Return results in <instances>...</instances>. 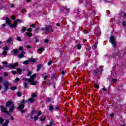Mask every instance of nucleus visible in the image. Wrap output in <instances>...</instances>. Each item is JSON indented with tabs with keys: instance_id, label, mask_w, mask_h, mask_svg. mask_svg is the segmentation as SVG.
<instances>
[{
	"instance_id": "nucleus-49",
	"label": "nucleus",
	"mask_w": 126,
	"mask_h": 126,
	"mask_svg": "<svg viewBox=\"0 0 126 126\" xmlns=\"http://www.w3.org/2000/svg\"><path fill=\"white\" fill-rule=\"evenodd\" d=\"M36 97H37V94H32V98H36Z\"/></svg>"
},
{
	"instance_id": "nucleus-36",
	"label": "nucleus",
	"mask_w": 126,
	"mask_h": 126,
	"mask_svg": "<svg viewBox=\"0 0 126 126\" xmlns=\"http://www.w3.org/2000/svg\"><path fill=\"white\" fill-rule=\"evenodd\" d=\"M17 95L18 97H21V96H22V94H21V93L20 91H18L17 93Z\"/></svg>"
},
{
	"instance_id": "nucleus-55",
	"label": "nucleus",
	"mask_w": 126,
	"mask_h": 126,
	"mask_svg": "<svg viewBox=\"0 0 126 126\" xmlns=\"http://www.w3.org/2000/svg\"><path fill=\"white\" fill-rule=\"evenodd\" d=\"M17 40L20 42H21L22 41V39H21V37H17Z\"/></svg>"
},
{
	"instance_id": "nucleus-50",
	"label": "nucleus",
	"mask_w": 126,
	"mask_h": 126,
	"mask_svg": "<svg viewBox=\"0 0 126 126\" xmlns=\"http://www.w3.org/2000/svg\"><path fill=\"white\" fill-rule=\"evenodd\" d=\"M103 1H104L105 2H106V3H109L110 2H111V1L110 0H102Z\"/></svg>"
},
{
	"instance_id": "nucleus-34",
	"label": "nucleus",
	"mask_w": 126,
	"mask_h": 126,
	"mask_svg": "<svg viewBox=\"0 0 126 126\" xmlns=\"http://www.w3.org/2000/svg\"><path fill=\"white\" fill-rule=\"evenodd\" d=\"M9 67L10 68H12V69H14V66L13 64H11V63L9 64Z\"/></svg>"
},
{
	"instance_id": "nucleus-23",
	"label": "nucleus",
	"mask_w": 126,
	"mask_h": 126,
	"mask_svg": "<svg viewBox=\"0 0 126 126\" xmlns=\"http://www.w3.org/2000/svg\"><path fill=\"white\" fill-rule=\"evenodd\" d=\"M27 36L30 38L33 36V33L32 32H27Z\"/></svg>"
},
{
	"instance_id": "nucleus-17",
	"label": "nucleus",
	"mask_w": 126,
	"mask_h": 126,
	"mask_svg": "<svg viewBox=\"0 0 126 126\" xmlns=\"http://www.w3.org/2000/svg\"><path fill=\"white\" fill-rule=\"evenodd\" d=\"M8 124H9V120H6V122H5L3 124H2V126H7Z\"/></svg>"
},
{
	"instance_id": "nucleus-11",
	"label": "nucleus",
	"mask_w": 126,
	"mask_h": 126,
	"mask_svg": "<svg viewBox=\"0 0 126 126\" xmlns=\"http://www.w3.org/2000/svg\"><path fill=\"white\" fill-rule=\"evenodd\" d=\"M34 80H31L29 82L31 83V85H37L38 84V81H34Z\"/></svg>"
},
{
	"instance_id": "nucleus-9",
	"label": "nucleus",
	"mask_w": 126,
	"mask_h": 126,
	"mask_svg": "<svg viewBox=\"0 0 126 126\" xmlns=\"http://www.w3.org/2000/svg\"><path fill=\"white\" fill-rule=\"evenodd\" d=\"M24 56H25V51H21V54H19L18 56V57L20 58V59H22L24 57Z\"/></svg>"
},
{
	"instance_id": "nucleus-42",
	"label": "nucleus",
	"mask_w": 126,
	"mask_h": 126,
	"mask_svg": "<svg viewBox=\"0 0 126 126\" xmlns=\"http://www.w3.org/2000/svg\"><path fill=\"white\" fill-rule=\"evenodd\" d=\"M3 50H4V51H8V50H9V48L7 46H5V48L3 47Z\"/></svg>"
},
{
	"instance_id": "nucleus-12",
	"label": "nucleus",
	"mask_w": 126,
	"mask_h": 126,
	"mask_svg": "<svg viewBox=\"0 0 126 126\" xmlns=\"http://www.w3.org/2000/svg\"><path fill=\"white\" fill-rule=\"evenodd\" d=\"M25 107V105L24 104H21L18 107V110H23Z\"/></svg>"
},
{
	"instance_id": "nucleus-14",
	"label": "nucleus",
	"mask_w": 126,
	"mask_h": 126,
	"mask_svg": "<svg viewBox=\"0 0 126 126\" xmlns=\"http://www.w3.org/2000/svg\"><path fill=\"white\" fill-rule=\"evenodd\" d=\"M15 108V106H14V104L12 105L11 107L9 109V112L10 113H12V112H13V110H14Z\"/></svg>"
},
{
	"instance_id": "nucleus-48",
	"label": "nucleus",
	"mask_w": 126,
	"mask_h": 126,
	"mask_svg": "<svg viewBox=\"0 0 126 126\" xmlns=\"http://www.w3.org/2000/svg\"><path fill=\"white\" fill-rule=\"evenodd\" d=\"M122 25L124 27H126V21H123L122 22Z\"/></svg>"
},
{
	"instance_id": "nucleus-51",
	"label": "nucleus",
	"mask_w": 126,
	"mask_h": 126,
	"mask_svg": "<svg viewBox=\"0 0 126 126\" xmlns=\"http://www.w3.org/2000/svg\"><path fill=\"white\" fill-rule=\"evenodd\" d=\"M38 119H39V117L38 116H34L35 122H36Z\"/></svg>"
},
{
	"instance_id": "nucleus-43",
	"label": "nucleus",
	"mask_w": 126,
	"mask_h": 126,
	"mask_svg": "<svg viewBox=\"0 0 126 126\" xmlns=\"http://www.w3.org/2000/svg\"><path fill=\"white\" fill-rule=\"evenodd\" d=\"M27 31H28V32H29V33H31V32H32V28H30L27 29Z\"/></svg>"
},
{
	"instance_id": "nucleus-26",
	"label": "nucleus",
	"mask_w": 126,
	"mask_h": 126,
	"mask_svg": "<svg viewBox=\"0 0 126 126\" xmlns=\"http://www.w3.org/2000/svg\"><path fill=\"white\" fill-rule=\"evenodd\" d=\"M44 47H41L40 48H39L37 51H39V52H40L41 53H43V52H44Z\"/></svg>"
},
{
	"instance_id": "nucleus-2",
	"label": "nucleus",
	"mask_w": 126,
	"mask_h": 126,
	"mask_svg": "<svg viewBox=\"0 0 126 126\" xmlns=\"http://www.w3.org/2000/svg\"><path fill=\"white\" fill-rule=\"evenodd\" d=\"M103 73V68H96L94 69L92 72L93 75L95 76V77H98L99 75H101Z\"/></svg>"
},
{
	"instance_id": "nucleus-44",
	"label": "nucleus",
	"mask_w": 126,
	"mask_h": 126,
	"mask_svg": "<svg viewBox=\"0 0 126 126\" xmlns=\"http://www.w3.org/2000/svg\"><path fill=\"white\" fill-rule=\"evenodd\" d=\"M31 74H32V71H29L28 73L27 76H31Z\"/></svg>"
},
{
	"instance_id": "nucleus-33",
	"label": "nucleus",
	"mask_w": 126,
	"mask_h": 126,
	"mask_svg": "<svg viewBox=\"0 0 126 126\" xmlns=\"http://www.w3.org/2000/svg\"><path fill=\"white\" fill-rule=\"evenodd\" d=\"M11 42H12V38H8L7 41V43L8 44H10L11 43Z\"/></svg>"
},
{
	"instance_id": "nucleus-25",
	"label": "nucleus",
	"mask_w": 126,
	"mask_h": 126,
	"mask_svg": "<svg viewBox=\"0 0 126 126\" xmlns=\"http://www.w3.org/2000/svg\"><path fill=\"white\" fill-rule=\"evenodd\" d=\"M97 49V43H94L92 46L93 50H96Z\"/></svg>"
},
{
	"instance_id": "nucleus-56",
	"label": "nucleus",
	"mask_w": 126,
	"mask_h": 126,
	"mask_svg": "<svg viewBox=\"0 0 126 126\" xmlns=\"http://www.w3.org/2000/svg\"><path fill=\"white\" fill-rule=\"evenodd\" d=\"M19 80H20V79L19 78H16L15 79V82H18V81H19Z\"/></svg>"
},
{
	"instance_id": "nucleus-38",
	"label": "nucleus",
	"mask_w": 126,
	"mask_h": 126,
	"mask_svg": "<svg viewBox=\"0 0 126 126\" xmlns=\"http://www.w3.org/2000/svg\"><path fill=\"white\" fill-rule=\"evenodd\" d=\"M2 64H5L6 68H7V67H8V65H7V62H2Z\"/></svg>"
},
{
	"instance_id": "nucleus-59",
	"label": "nucleus",
	"mask_w": 126,
	"mask_h": 126,
	"mask_svg": "<svg viewBox=\"0 0 126 126\" xmlns=\"http://www.w3.org/2000/svg\"><path fill=\"white\" fill-rule=\"evenodd\" d=\"M19 50L21 51V52H23L22 51H23V47L21 46L19 48Z\"/></svg>"
},
{
	"instance_id": "nucleus-16",
	"label": "nucleus",
	"mask_w": 126,
	"mask_h": 126,
	"mask_svg": "<svg viewBox=\"0 0 126 126\" xmlns=\"http://www.w3.org/2000/svg\"><path fill=\"white\" fill-rule=\"evenodd\" d=\"M36 77L37 74L36 73L32 74V76H31V80H34Z\"/></svg>"
},
{
	"instance_id": "nucleus-41",
	"label": "nucleus",
	"mask_w": 126,
	"mask_h": 126,
	"mask_svg": "<svg viewBox=\"0 0 126 126\" xmlns=\"http://www.w3.org/2000/svg\"><path fill=\"white\" fill-rule=\"evenodd\" d=\"M94 86L95 88H97V89H100V86H98V85L97 84H94Z\"/></svg>"
},
{
	"instance_id": "nucleus-3",
	"label": "nucleus",
	"mask_w": 126,
	"mask_h": 126,
	"mask_svg": "<svg viewBox=\"0 0 126 126\" xmlns=\"http://www.w3.org/2000/svg\"><path fill=\"white\" fill-rule=\"evenodd\" d=\"M109 42L111 43L112 47L116 50L117 49V43H116V38H115V36H111L110 37V39L109 40Z\"/></svg>"
},
{
	"instance_id": "nucleus-8",
	"label": "nucleus",
	"mask_w": 126,
	"mask_h": 126,
	"mask_svg": "<svg viewBox=\"0 0 126 126\" xmlns=\"http://www.w3.org/2000/svg\"><path fill=\"white\" fill-rule=\"evenodd\" d=\"M12 104H13V101H10V100H8L6 102L5 107H6V108H8V107H10V106L12 105Z\"/></svg>"
},
{
	"instance_id": "nucleus-28",
	"label": "nucleus",
	"mask_w": 126,
	"mask_h": 126,
	"mask_svg": "<svg viewBox=\"0 0 126 126\" xmlns=\"http://www.w3.org/2000/svg\"><path fill=\"white\" fill-rule=\"evenodd\" d=\"M17 72H18V73H21L22 72V69L20 68H18L17 69Z\"/></svg>"
},
{
	"instance_id": "nucleus-5",
	"label": "nucleus",
	"mask_w": 126,
	"mask_h": 126,
	"mask_svg": "<svg viewBox=\"0 0 126 126\" xmlns=\"http://www.w3.org/2000/svg\"><path fill=\"white\" fill-rule=\"evenodd\" d=\"M80 3H83V4H85L86 5V6H88L90 5V4H89V2L87 1V0H79Z\"/></svg>"
},
{
	"instance_id": "nucleus-18",
	"label": "nucleus",
	"mask_w": 126,
	"mask_h": 126,
	"mask_svg": "<svg viewBox=\"0 0 126 126\" xmlns=\"http://www.w3.org/2000/svg\"><path fill=\"white\" fill-rule=\"evenodd\" d=\"M34 114H37V111L35 109H33L30 114V117H32Z\"/></svg>"
},
{
	"instance_id": "nucleus-4",
	"label": "nucleus",
	"mask_w": 126,
	"mask_h": 126,
	"mask_svg": "<svg viewBox=\"0 0 126 126\" xmlns=\"http://www.w3.org/2000/svg\"><path fill=\"white\" fill-rule=\"evenodd\" d=\"M9 85H10V84L7 82H5L3 83L4 92H7L8 90H9Z\"/></svg>"
},
{
	"instance_id": "nucleus-35",
	"label": "nucleus",
	"mask_w": 126,
	"mask_h": 126,
	"mask_svg": "<svg viewBox=\"0 0 126 126\" xmlns=\"http://www.w3.org/2000/svg\"><path fill=\"white\" fill-rule=\"evenodd\" d=\"M41 67H42V65L39 64L37 67V71H39L40 69H41Z\"/></svg>"
},
{
	"instance_id": "nucleus-20",
	"label": "nucleus",
	"mask_w": 126,
	"mask_h": 126,
	"mask_svg": "<svg viewBox=\"0 0 126 126\" xmlns=\"http://www.w3.org/2000/svg\"><path fill=\"white\" fill-rule=\"evenodd\" d=\"M52 79H57L58 78V76H57L56 73H54L51 77Z\"/></svg>"
},
{
	"instance_id": "nucleus-58",
	"label": "nucleus",
	"mask_w": 126,
	"mask_h": 126,
	"mask_svg": "<svg viewBox=\"0 0 126 126\" xmlns=\"http://www.w3.org/2000/svg\"><path fill=\"white\" fill-rule=\"evenodd\" d=\"M44 43H45V44H48L49 43V39H45Z\"/></svg>"
},
{
	"instance_id": "nucleus-6",
	"label": "nucleus",
	"mask_w": 126,
	"mask_h": 126,
	"mask_svg": "<svg viewBox=\"0 0 126 126\" xmlns=\"http://www.w3.org/2000/svg\"><path fill=\"white\" fill-rule=\"evenodd\" d=\"M18 52H19V50L17 49H13L11 51V55H12L13 56H15V55H17L18 54Z\"/></svg>"
},
{
	"instance_id": "nucleus-1",
	"label": "nucleus",
	"mask_w": 126,
	"mask_h": 126,
	"mask_svg": "<svg viewBox=\"0 0 126 126\" xmlns=\"http://www.w3.org/2000/svg\"><path fill=\"white\" fill-rule=\"evenodd\" d=\"M41 31H42V32H44V33L47 34H49L50 32L53 33L54 30H53V27L52 26L47 25L46 26H45V28L42 27L41 28Z\"/></svg>"
},
{
	"instance_id": "nucleus-31",
	"label": "nucleus",
	"mask_w": 126,
	"mask_h": 126,
	"mask_svg": "<svg viewBox=\"0 0 126 126\" xmlns=\"http://www.w3.org/2000/svg\"><path fill=\"white\" fill-rule=\"evenodd\" d=\"M30 62L31 63H36V59H35L34 58H32L30 59Z\"/></svg>"
},
{
	"instance_id": "nucleus-61",
	"label": "nucleus",
	"mask_w": 126,
	"mask_h": 126,
	"mask_svg": "<svg viewBox=\"0 0 126 126\" xmlns=\"http://www.w3.org/2000/svg\"><path fill=\"white\" fill-rule=\"evenodd\" d=\"M0 82H3V78L2 77H0Z\"/></svg>"
},
{
	"instance_id": "nucleus-29",
	"label": "nucleus",
	"mask_w": 126,
	"mask_h": 126,
	"mask_svg": "<svg viewBox=\"0 0 126 126\" xmlns=\"http://www.w3.org/2000/svg\"><path fill=\"white\" fill-rule=\"evenodd\" d=\"M15 22H16V23H17V22H19V23H22L23 21H22V20L18 19L15 20Z\"/></svg>"
},
{
	"instance_id": "nucleus-45",
	"label": "nucleus",
	"mask_w": 126,
	"mask_h": 126,
	"mask_svg": "<svg viewBox=\"0 0 126 126\" xmlns=\"http://www.w3.org/2000/svg\"><path fill=\"white\" fill-rule=\"evenodd\" d=\"M31 27H32V28H36V24H32L30 25Z\"/></svg>"
},
{
	"instance_id": "nucleus-15",
	"label": "nucleus",
	"mask_w": 126,
	"mask_h": 126,
	"mask_svg": "<svg viewBox=\"0 0 126 126\" xmlns=\"http://www.w3.org/2000/svg\"><path fill=\"white\" fill-rule=\"evenodd\" d=\"M5 20H6V24H8L9 26L10 25V24H11V21L10 20H9V19L8 18L6 17Z\"/></svg>"
},
{
	"instance_id": "nucleus-37",
	"label": "nucleus",
	"mask_w": 126,
	"mask_h": 126,
	"mask_svg": "<svg viewBox=\"0 0 126 126\" xmlns=\"http://www.w3.org/2000/svg\"><path fill=\"white\" fill-rule=\"evenodd\" d=\"M2 55H3V56H6V55H7V52L5 50H4L2 52Z\"/></svg>"
},
{
	"instance_id": "nucleus-39",
	"label": "nucleus",
	"mask_w": 126,
	"mask_h": 126,
	"mask_svg": "<svg viewBox=\"0 0 126 126\" xmlns=\"http://www.w3.org/2000/svg\"><path fill=\"white\" fill-rule=\"evenodd\" d=\"M29 63V61L26 60L23 62V64L27 65Z\"/></svg>"
},
{
	"instance_id": "nucleus-24",
	"label": "nucleus",
	"mask_w": 126,
	"mask_h": 126,
	"mask_svg": "<svg viewBox=\"0 0 126 126\" xmlns=\"http://www.w3.org/2000/svg\"><path fill=\"white\" fill-rule=\"evenodd\" d=\"M4 122V119H2V118H0V125H3V123Z\"/></svg>"
},
{
	"instance_id": "nucleus-47",
	"label": "nucleus",
	"mask_w": 126,
	"mask_h": 126,
	"mask_svg": "<svg viewBox=\"0 0 126 126\" xmlns=\"http://www.w3.org/2000/svg\"><path fill=\"white\" fill-rule=\"evenodd\" d=\"M14 66V68H15V67H17V66H18V63L16 62L15 63H14L13 64Z\"/></svg>"
},
{
	"instance_id": "nucleus-64",
	"label": "nucleus",
	"mask_w": 126,
	"mask_h": 126,
	"mask_svg": "<svg viewBox=\"0 0 126 126\" xmlns=\"http://www.w3.org/2000/svg\"><path fill=\"white\" fill-rule=\"evenodd\" d=\"M110 117L111 118H114V117H115V114H114V113H111L110 114Z\"/></svg>"
},
{
	"instance_id": "nucleus-13",
	"label": "nucleus",
	"mask_w": 126,
	"mask_h": 126,
	"mask_svg": "<svg viewBox=\"0 0 126 126\" xmlns=\"http://www.w3.org/2000/svg\"><path fill=\"white\" fill-rule=\"evenodd\" d=\"M0 111H1V112H2V113H4V112H5V111L6 110V108H4V106H3V105H0Z\"/></svg>"
},
{
	"instance_id": "nucleus-19",
	"label": "nucleus",
	"mask_w": 126,
	"mask_h": 126,
	"mask_svg": "<svg viewBox=\"0 0 126 126\" xmlns=\"http://www.w3.org/2000/svg\"><path fill=\"white\" fill-rule=\"evenodd\" d=\"M53 98L50 97H47L46 98V101L48 102V103H51L52 102V100Z\"/></svg>"
},
{
	"instance_id": "nucleus-40",
	"label": "nucleus",
	"mask_w": 126,
	"mask_h": 126,
	"mask_svg": "<svg viewBox=\"0 0 126 126\" xmlns=\"http://www.w3.org/2000/svg\"><path fill=\"white\" fill-rule=\"evenodd\" d=\"M16 18V17H15V16L14 15H12L11 17V19L12 20H15Z\"/></svg>"
},
{
	"instance_id": "nucleus-7",
	"label": "nucleus",
	"mask_w": 126,
	"mask_h": 126,
	"mask_svg": "<svg viewBox=\"0 0 126 126\" xmlns=\"http://www.w3.org/2000/svg\"><path fill=\"white\" fill-rule=\"evenodd\" d=\"M17 25H18V24L14 21V24H10L9 27H10V28H16Z\"/></svg>"
},
{
	"instance_id": "nucleus-30",
	"label": "nucleus",
	"mask_w": 126,
	"mask_h": 126,
	"mask_svg": "<svg viewBox=\"0 0 126 126\" xmlns=\"http://www.w3.org/2000/svg\"><path fill=\"white\" fill-rule=\"evenodd\" d=\"M49 111H50V112H53V111H54V106L50 105L49 106Z\"/></svg>"
},
{
	"instance_id": "nucleus-52",
	"label": "nucleus",
	"mask_w": 126,
	"mask_h": 126,
	"mask_svg": "<svg viewBox=\"0 0 126 126\" xmlns=\"http://www.w3.org/2000/svg\"><path fill=\"white\" fill-rule=\"evenodd\" d=\"M11 73H13V74H17V71H15L14 70H12L11 71Z\"/></svg>"
},
{
	"instance_id": "nucleus-63",
	"label": "nucleus",
	"mask_w": 126,
	"mask_h": 126,
	"mask_svg": "<svg viewBox=\"0 0 126 126\" xmlns=\"http://www.w3.org/2000/svg\"><path fill=\"white\" fill-rule=\"evenodd\" d=\"M54 108H55V110H60V107H58L57 106H55L54 107Z\"/></svg>"
},
{
	"instance_id": "nucleus-32",
	"label": "nucleus",
	"mask_w": 126,
	"mask_h": 126,
	"mask_svg": "<svg viewBox=\"0 0 126 126\" xmlns=\"http://www.w3.org/2000/svg\"><path fill=\"white\" fill-rule=\"evenodd\" d=\"M25 89H28V84L27 83H24Z\"/></svg>"
},
{
	"instance_id": "nucleus-10",
	"label": "nucleus",
	"mask_w": 126,
	"mask_h": 126,
	"mask_svg": "<svg viewBox=\"0 0 126 126\" xmlns=\"http://www.w3.org/2000/svg\"><path fill=\"white\" fill-rule=\"evenodd\" d=\"M94 34L96 36V37H99V36H100V32L99 30L95 29L94 31Z\"/></svg>"
},
{
	"instance_id": "nucleus-54",
	"label": "nucleus",
	"mask_w": 126,
	"mask_h": 126,
	"mask_svg": "<svg viewBox=\"0 0 126 126\" xmlns=\"http://www.w3.org/2000/svg\"><path fill=\"white\" fill-rule=\"evenodd\" d=\"M23 80H24V81H29H29L31 80L30 79H28V78H24V79H23Z\"/></svg>"
},
{
	"instance_id": "nucleus-27",
	"label": "nucleus",
	"mask_w": 126,
	"mask_h": 126,
	"mask_svg": "<svg viewBox=\"0 0 126 126\" xmlns=\"http://www.w3.org/2000/svg\"><path fill=\"white\" fill-rule=\"evenodd\" d=\"M10 90H12V91H14V90H16L17 89V87L16 86H12L10 88Z\"/></svg>"
},
{
	"instance_id": "nucleus-46",
	"label": "nucleus",
	"mask_w": 126,
	"mask_h": 126,
	"mask_svg": "<svg viewBox=\"0 0 126 126\" xmlns=\"http://www.w3.org/2000/svg\"><path fill=\"white\" fill-rule=\"evenodd\" d=\"M53 63V61L51 60L49 61V62L47 63L48 65H51Z\"/></svg>"
},
{
	"instance_id": "nucleus-62",
	"label": "nucleus",
	"mask_w": 126,
	"mask_h": 126,
	"mask_svg": "<svg viewBox=\"0 0 126 126\" xmlns=\"http://www.w3.org/2000/svg\"><path fill=\"white\" fill-rule=\"evenodd\" d=\"M112 80H113V83H114V82H117L118 81V80H117V79H115V78L112 79Z\"/></svg>"
},
{
	"instance_id": "nucleus-21",
	"label": "nucleus",
	"mask_w": 126,
	"mask_h": 126,
	"mask_svg": "<svg viewBox=\"0 0 126 126\" xmlns=\"http://www.w3.org/2000/svg\"><path fill=\"white\" fill-rule=\"evenodd\" d=\"M27 28L26 27L23 26V28L21 29V32L24 33V32H25V31H27Z\"/></svg>"
},
{
	"instance_id": "nucleus-57",
	"label": "nucleus",
	"mask_w": 126,
	"mask_h": 126,
	"mask_svg": "<svg viewBox=\"0 0 126 126\" xmlns=\"http://www.w3.org/2000/svg\"><path fill=\"white\" fill-rule=\"evenodd\" d=\"M42 115V111H39L37 113V116L39 117V116H41Z\"/></svg>"
},
{
	"instance_id": "nucleus-60",
	"label": "nucleus",
	"mask_w": 126,
	"mask_h": 126,
	"mask_svg": "<svg viewBox=\"0 0 126 126\" xmlns=\"http://www.w3.org/2000/svg\"><path fill=\"white\" fill-rule=\"evenodd\" d=\"M65 73V72L64 71H61V74H62V75H64Z\"/></svg>"
},
{
	"instance_id": "nucleus-22",
	"label": "nucleus",
	"mask_w": 126,
	"mask_h": 126,
	"mask_svg": "<svg viewBox=\"0 0 126 126\" xmlns=\"http://www.w3.org/2000/svg\"><path fill=\"white\" fill-rule=\"evenodd\" d=\"M29 101L32 104L35 101V99L33 98V97H30L29 98Z\"/></svg>"
},
{
	"instance_id": "nucleus-53",
	"label": "nucleus",
	"mask_w": 126,
	"mask_h": 126,
	"mask_svg": "<svg viewBox=\"0 0 126 126\" xmlns=\"http://www.w3.org/2000/svg\"><path fill=\"white\" fill-rule=\"evenodd\" d=\"M77 47L78 48V50H80L81 48H82V46L80 45H77Z\"/></svg>"
}]
</instances>
